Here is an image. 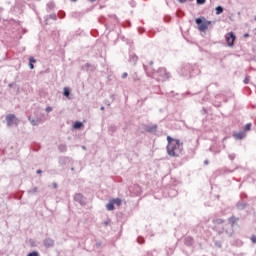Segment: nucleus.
<instances>
[{
    "mask_svg": "<svg viewBox=\"0 0 256 256\" xmlns=\"http://www.w3.org/2000/svg\"><path fill=\"white\" fill-rule=\"evenodd\" d=\"M82 149H84V150H85V149H87V148H86L85 146H82Z\"/></svg>",
    "mask_w": 256,
    "mask_h": 256,
    "instance_id": "60",
    "label": "nucleus"
},
{
    "mask_svg": "<svg viewBox=\"0 0 256 256\" xmlns=\"http://www.w3.org/2000/svg\"><path fill=\"white\" fill-rule=\"evenodd\" d=\"M237 221H239V218H237L235 216H231L228 219V223H229V225H231V227H233L235 225V223H237Z\"/></svg>",
    "mask_w": 256,
    "mask_h": 256,
    "instance_id": "19",
    "label": "nucleus"
},
{
    "mask_svg": "<svg viewBox=\"0 0 256 256\" xmlns=\"http://www.w3.org/2000/svg\"><path fill=\"white\" fill-rule=\"evenodd\" d=\"M184 245H186L187 247H191V245H193V238L191 236H187L184 239Z\"/></svg>",
    "mask_w": 256,
    "mask_h": 256,
    "instance_id": "16",
    "label": "nucleus"
},
{
    "mask_svg": "<svg viewBox=\"0 0 256 256\" xmlns=\"http://www.w3.org/2000/svg\"><path fill=\"white\" fill-rule=\"evenodd\" d=\"M91 3H94V1H97V0H89Z\"/></svg>",
    "mask_w": 256,
    "mask_h": 256,
    "instance_id": "54",
    "label": "nucleus"
},
{
    "mask_svg": "<svg viewBox=\"0 0 256 256\" xmlns=\"http://www.w3.org/2000/svg\"><path fill=\"white\" fill-rule=\"evenodd\" d=\"M28 121L33 125V127H37L43 123V115L42 116H37L35 118L29 116Z\"/></svg>",
    "mask_w": 256,
    "mask_h": 256,
    "instance_id": "6",
    "label": "nucleus"
},
{
    "mask_svg": "<svg viewBox=\"0 0 256 256\" xmlns=\"http://www.w3.org/2000/svg\"><path fill=\"white\" fill-rule=\"evenodd\" d=\"M29 68L30 69H35V65H33L32 62H29Z\"/></svg>",
    "mask_w": 256,
    "mask_h": 256,
    "instance_id": "45",
    "label": "nucleus"
},
{
    "mask_svg": "<svg viewBox=\"0 0 256 256\" xmlns=\"http://www.w3.org/2000/svg\"><path fill=\"white\" fill-rule=\"evenodd\" d=\"M250 241H252V243L255 245L256 243V235H252L250 238Z\"/></svg>",
    "mask_w": 256,
    "mask_h": 256,
    "instance_id": "38",
    "label": "nucleus"
},
{
    "mask_svg": "<svg viewBox=\"0 0 256 256\" xmlns=\"http://www.w3.org/2000/svg\"><path fill=\"white\" fill-rule=\"evenodd\" d=\"M27 256H39V252L33 251V252H30Z\"/></svg>",
    "mask_w": 256,
    "mask_h": 256,
    "instance_id": "35",
    "label": "nucleus"
},
{
    "mask_svg": "<svg viewBox=\"0 0 256 256\" xmlns=\"http://www.w3.org/2000/svg\"><path fill=\"white\" fill-rule=\"evenodd\" d=\"M112 202L114 203V205H117L118 207H120V205H122L123 200H121V198H115L112 199Z\"/></svg>",
    "mask_w": 256,
    "mask_h": 256,
    "instance_id": "22",
    "label": "nucleus"
},
{
    "mask_svg": "<svg viewBox=\"0 0 256 256\" xmlns=\"http://www.w3.org/2000/svg\"><path fill=\"white\" fill-rule=\"evenodd\" d=\"M107 211H114L115 209V203L113 200H110L108 204H106Z\"/></svg>",
    "mask_w": 256,
    "mask_h": 256,
    "instance_id": "18",
    "label": "nucleus"
},
{
    "mask_svg": "<svg viewBox=\"0 0 256 256\" xmlns=\"http://www.w3.org/2000/svg\"><path fill=\"white\" fill-rule=\"evenodd\" d=\"M71 171H75V168H74V167H72V168H71Z\"/></svg>",
    "mask_w": 256,
    "mask_h": 256,
    "instance_id": "59",
    "label": "nucleus"
},
{
    "mask_svg": "<svg viewBox=\"0 0 256 256\" xmlns=\"http://www.w3.org/2000/svg\"><path fill=\"white\" fill-rule=\"evenodd\" d=\"M36 173H37V175H41V173H43V170L38 169V170L36 171Z\"/></svg>",
    "mask_w": 256,
    "mask_h": 256,
    "instance_id": "47",
    "label": "nucleus"
},
{
    "mask_svg": "<svg viewBox=\"0 0 256 256\" xmlns=\"http://www.w3.org/2000/svg\"><path fill=\"white\" fill-rule=\"evenodd\" d=\"M39 189L37 187H34L32 190H28L29 195H33V193H37Z\"/></svg>",
    "mask_w": 256,
    "mask_h": 256,
    "instance_id": "29",
    "label": "nucleus"
},
{
    "mask_svg": "<svg viewBox=\"0 0 256 256\" xmlns=\"http://www.w3.org/2000/svg\"><path fill=\"white\" fill-rule=\"evenodd\" d=\"M108 131H109V133H111V135H113V133L117 132V126H115V125L109 126Z\"/></svg>",
    "mask_w": 256,
    "mask_h": 256,
    "instance_id": "23",
    "label": "nucleus"
},
{
    "mask_svg": "<svg viewBox=\"0 0 256 256\" xmlns=\"http://www.w3.org/2000/svg\"><path fill=\"white\" fill-rule=\"evenodd\" d=\"M138 31H139V33H144V32H145V29L139 28Z\"/></svg>",
    "mask_w": 256,
    "mask_h": 256,
    "instance_id": "48",
    "label": "nucleus"
},
{
    "mask_svg": "<svg viewBox=\"0 0 256 256\" xmlns=\"http://www.w3.org/2000/svg\"><path fill=\"white\" fill-rule=\"evenodd\" d=\"M164 21L166 22V23H169L170 21H171V17H164Z\"/></svg>",
    "mask_w": 256,
    "mask_h": 256,
    "instance_id": "43",
    "label": "nucleus"
},
{
    "mask_svg": "<svg viewBox=\"0 0 256 256\" xmlns=\"http://www.w3.org/2000/svg\"><path fill=\"white\" fill-rule=\"evenodd\" d=\"M74 201H76V203H79V205H81L82 207H84V205H86V202H85L86 198L81 193H76L74 195Z\"/></svg>",
    "mask_w": 256,
    "mask_h": 256,
    "instance_id": "8",
    "label": "nucleus"
},
{
    "mask_svg": "<svg viewBox=\"0 0 256 256\" xmlns=\"http://www.w3.org/2000/svg\"><path fill=\"white\" fill-rule=\"evenodd\" d=\"M45 111H46V113H51V111H53V107L48 106V107H46Z\"/></svg>",
    "mask_w": 256,
    "mask_h": 256,
    "instance_id": "36",
    "label": "nucleus"
},
{
    "mask_svg": "<svg viewBox=\"0 0 256 256\" xmlns=\"http://www.w3.org/2000/svg\"><path fill=\"white\" fill-rule=\"evenodd\" d=\"M46 9H47L48 13H49L50 11H53V9H55V3L49 2V3L47 4V6H46Z\"/></svg>",
    "mask_w": 256,
    "mask_h": 256,
    "instance_id": "21",
    "label": "nucleus"
},
{
    "mask_svg": "<svg viewBox=\"0 0 256 256\" xmlns=\"http://www.w3.org/2000/svg\"><path fill=\"white\" fill-rule=\"evenodd\" d=\"M107 105H108V107H111V103L108 102Z\"/></svg>",
    "mask_w": 256,
    "mask_h": 256,
    "instance_id": "57",
    "label": "nucleus"
},
{
    "mask_svg": "<svg viewBox=\"0 0 256 256\" xmlns=\"http://www.w3.org/2000/svg\"><path fill=\"white\" fill-rule=\"evenodd\" d=\"M43 245L46 249H53V247H55V241L51 237H46L43 240Z\"/></svg>",
    "mask_w": 256,
    "mask_h": 256,
    "instance_id": "9",
    "label": "nucleus"
},
{
    "mask_svg": "<svg viewBox=\"0 0 256 256\" xmlns=\"http://www.w3.org/2000/svg\"><path fill=\"white\" fill-rule=\"evenodd\" d=\"M58 149L61 153H65V151H67V145L61 144L59 145Z\"/></svg>",
    "mask_w": 256,
    "mask_h": 256,
    "instance_id": "25",
    "label": "nucleus"
},
{
    "mask_svg": "<svg viewBox=\"0 0 256 256\" xmlns=\"http://www.w3.org/2000/svg\"><path fill=\"white\" fill-rule=\"evenodd\" d=\"M52 187H53V189H57L59 187V185L57 184V182H54V183H52Z\"/></svg>",
    "mask_w": 256,
    "mask_h": 256,
    "instance_id": "44",
    "label": "nucleus"
},
{
    "mask_svg": "<svg viewBox=\"0 0 256 256\" xmlns=\"http://www.w3.org/2000/svg\"><path fill=\"white\" fill-rule=\"evenodd\" d=\"M104 227H107L108 225H111V220H106L103 222Z\"/></svg>",
    "mask_w": 256,
    "mask_h": 256,
    "instance_id": "37",
    "label": "nucleus"
},
{
    "mask_svg": "<svg viewBox=\"0 0 256 256\" xmlns=\"http://www.w3.org/2000/svg\"><path fill=\"white\" fill-rule=\"evenodd\" d=\"M197 73H199L197 66L191 64L184 65L181 70V75H183L184 77H188V75L189 77H193L197 75Z\"/></svg>",
    "mask_w": 256,
    "mask_h": 256,
    "instance_id": "3",
    "label": "nucleus"
},
{
    "mask_svg": "<svg viewBox=\"0 0 256 256\" xmlns=\"http://www.w3.org/2000/svg\"><path fill=\"white\" fill-rule=\"evenodd\" d=\"M247 207H249V203H247V201L239 200V201L236 203V209H237L238 211H244V209H247Z\"/></svg>",
    "mask_w": 256,
    "mask_h": 256,
    "instance_id": "10",
    "label": "nucleus"
},
{
    "mask_svg": "<svg viewBox=\"0 0 256 256\" xmlns=\"http://www.w3.org/2000/svg\"><path fill=\"white\" fill-rule=\"evenodd\" d=\"M204 23L206 25V29H208L209 25H211V23H213V22L204 18Z\"/></svg>",
    "mask_w": 256,
    "mask_h": 256,
    "instance_id": "33",
    "label": "nucleus"
},
{
    "mask_svg": "<svg viewBox=\"0 0 256 256\" xmlns=\"http://www.w3.org/2000/svg\"><path fill=\"white\" fill-rule=\"evenodd\" d=\"M105 110V106H102L101 108H100V111H104Z\"/></svg>",
    "mask_w": 256,
    "mask_h": 256,
    "instance_id": "53",
    "label": "nucleus"
},
{
    "mask_svg": "<svg viewBox=\"0 0 256 256\" xmlns=\"http://www.w3.org/2000/svg\"><path fill=\"white\" fill-rule=\"evenodd\" d=\"M150 77L157 81H167V79H169V72H167L165 68H159L158 70H153Z\"/></svg>",
    "mask_w": 256,
    "mask_h": 256,
    "instance_id": "2",
    "label": "nucleus"
},
{
    "mask_svg": "<svg viewBox=\"0 0 256 256\" xmlns=\"http://www.w3.org/2000/svg\"><path fill=\"white\" fill-rule=\"evenodd\" d=\"M70 1H72V3H75V2H77V0H70Z\"/></svg>",
    "mask_w": 256,
    "mask_h": 256,
    "instance_id": "55",
    "label": "nucleus"
},
{
    "mask_svg": "<svg viewBox=\"0 0 256 256\" xmlns=\"http://www.w3.org/2000/svg\"><path fill=\"white\" fill-rule=\"evenodd\" d=\"M228 157H229V159H230L231 161H233L236 156H235V154H229Z\"/></svg>",
    "mask_w": 256,
    "mask_h": 256,
    "instance_id": "41",
    "label": "nucleus"
},
{
    "mask_svg": "<svg viewBox=\"0 0 256 256\" xmlns=\"http://www.w3.org/2000/svg\"><path fill=\"white\" fill-rule=\"evenodd\" d=\"M137 241H138V243H139L140 245H143V243H145V238L139 236V237L137 238Z\"/></svg>",
    "mask_w": 256,
    "mask_h": 256,
    "instance_id": "30",
    "label": "nucleus"
},
{
    "mask_svg": "<svg viewBox=\"0 0 256 256\" xmlns=\"http://www.w3.org/2000/svg\"><path fill=\"white\" fill-rule=\"evenodd\" d=\"M128 76H129V74L127 72H124L122 74V79H127Z\"/></svg>",
    "mask_w": 256,
    "mask_h": 256,
    "instance_id": "42",
    "label": "nucleus"
},
{
    "mask_svg": "<svg viewBox=\"0 0 256 256\" xmlns=\"http://www.w3.org/2000/svg\"><path fill=\"white\" fill-rule=\"evenodd\" d=\"M196 25H198L199 31H207V25L205 24V17L195 19Z\"/></svg>",
    "mask_w": 256,
    "mask_h": 256,
    "instance_id": "5",
    "label": "nucleus"
},
{
    "mask_svg": "<svg viewBox=\"0 0 256 256\" xmlns=\"http://www.w3.org/2000/svg\"><path fill=\"white\" fill-rule=\"evenodd\" d=\"M82 69L84 71H93V69H95V67H93V65L86 63L84 66H82Z\"/></svg>",
    "mask_w": 256,
    "mask_h": 256,
    "instance_id": "20",
    "label": "nucleus"
},
{
    "mask_svg": "<svg viewBox=\"0 0 256 256\" xmlns=\"http://www.w3.org/2000/svg\"><path fill=\"white\" fill-rule=\"evenodd\" d=\"M65 17V12H60V19H63Z\"/></svg>",
    "mask_w": 256,
    "mask_h": 256,
    "instance_id": "46",
    "label": "nucleus"
},
{
    "mask_svg": "<svg viewBox=\"0 0 256 256\" xmlns=\"http://www.w3.org/2000/svg\"><path fill=\"white\" fill-rule=\"evenodd\" d=\"M216 11V15H221V13H223V6H217L215 8Z\"/></svg>",
    "mask_w": 256,
    "mask_h": 256,
    "instance_id": "27",
    "label": "nucleus"
},
{
    "mask_svg": "<svg viewBox=\"0 0 256 256\" xmlns=\"http://www.w3.org/2000/svg\"><path fill=\"white\" fill-rule=\"evenodd\" d=\"M225 38H226V43L228 47H233V45H235V39H236L235 33L230 32L226 34Z\"/></svg>",
    "mask_w": 256,
    "mask_h": 256,
    "instance_id": "7",
    "label": "nucleus"
},
{
    "mask_svg": "<svg viewBox=\"0 0 256 256\" xmlns=\"http://www.w3.org/2000/svg\"><path fill=\"white\" fill-rule=\"evenodd\" d=\"M49 19H52L53 21H57V14L53 13V14L47 15L45 17L46 25H49Z\"/></svg>",
    "mask_w": 256,
    "mask_h": 256,
    "instance_id": "13",
    "label": "nucleus"
},
{
    "mask_svg": "<svg viewBox=\"0 0 256 256\" xmlns=\"http://www.w3.org/2000/svg\"><path fill=\"white\" fill-rule=\"evenodd\" d=\"M167 142L166 150L169 157H179L183 153V142L181 140L167 136Z\"/></svg>",
    "mask_w": 256,
    "mask_h": 256,
    "instance_id": "1",
    "label": "nucleus"
},
{
    "mask_svg": "<svg viewBox=\"0 0 256 256\" xmlns=\"http://www.w3.org/2000/svg\"><path fill=\"white\" fill-rule=\"evenodd\" d=\"M179 3H187V0H178Z\"/></svg>",
    "mask_w": 256,
    "mask_h": 256,
    "instance_id": "50",
    "label": "nucleus"
},
{
    "mask_svg": "<svg viewBox=\"0 0 256 256\" xmlns=\"http://www.w3.org/2000/svg\"><path fill=\"white\" fill-rule=\"evenodd\" d=\"M213 223H217V225H221L223 223H225V220L221 219V218H217L213 220Z\"/></svg>",
    "mask_w": 256,
    "mask_h": 256,
    "instance_id": "28",
    "label": "nucleus"
},
{
    "mask_svg": "<svg viewBox=\"0 0 256 256\" xmlns=\"http://www.w3.org/2000/svg\"><path fill=\"white\" fill-rule=\"evenodd\" d=\"M233 137H234V139H238V140L244 139V137H245V132L240 131V132H238V133H234V134H233Z\"/></svg>",
    "mask_w": 256,
    "mask_h": 256,
    "instance_id": "17",
    "label": "nucleus"
},
{
    "mask_svg": "<svg viewBox=\"0 0 256 256\" xmlns=\"http://www.w3.org/2000/svg\"><path fill=\"white\" fill-rule=\"evenodd\" d=\"M146 133H156L157 132V124L154 125H146L144 127Z\"/></svg>",
    "mask_w": 256,
    "mask_h": 256,
    "instance_id": "12",
    "label": "nucleus"
},
{
    "mask_svg": "<svg viewBox=\"0 0 256 256\" xmlns=\"http://www.w3.org/2000/svg\"><path fill=\"white\" fill-rule=\"evenodd\" d=\"M143 68L146 71L148 77H150V75L153 73V70H155V68H153V61L149 62V66L143 65Z\"/></svg>",
    "mask_w": 256,
    "mask_h": 256,
    "instance_id": "11",
    "label": "nucleus"
},
{
    "mask_svg": "<svg viewBox=\"0 0 256 256\" xmlns=\"http://www.w3.org/2000/svg\"><path fill=\"white\" fill-rule=\"evenodd\" d=\"M137 61H139V57L135 54H130L129 63H133V65H136Z\"/></svg>",
    "mask_w": 256,
    "mask_h": 256,
    "instance_id": "15",
    "label": "nucleus"
},
{
    "mask_svg": "<svg viewBox=\"0 0 256 256\" xmlns=\"http://www.w3.org/2000/svg\"><path fill=\"white\" fill-rule=\"evenodd\" d=\"M204 164H205V165H209V160H205V161H204Z\"/></svg>",
    "mask_w": 256,
    "mask_h": 256,
    "instance_id": "52",
    "label": "nucleus"
},
{
    "mask_svg": "<svg viewBox=\"0 0 256 256\" xmlns=\"http://www.w3.org/2000/svg\"><path fill=\"white\" fill-rule=\"evenodd\" d=\"M0 11H3V9L0 8Z\"/></svg>",
    "mask_w": 256,
    "mask_h": 256,
    "instance_id": "61",
    "label": "nucleus"
},
{
    "mask_svg": "<svg viewBox=\"0 0 256 256\" xmlns=\"http://www.w3.org/2000/svg\"><path fill=\"white\" fill-rule=\"evenodd\" d=\"M247 199V194L246 193H241L240 194V201H245Z\"/></svg>",
    "mask_w": 256,
    "mask_h": 256,
    "instance_id": "32",
    "label": "nucleus"
},
{
    "mask_svg": "<svg viewBox=\"0 0 256 256\" xmlns=\"http://www.w3.org/2000/svg\"><path fill=\"white\" fill-rule=\"evenodd\" d=\"M29 63H37V60L34 57L29 58Z\"/></svg>",
    "mask_w": 256,
    "mask_h": 256,
    "instance_id": "39",
    "label": "nucleus"
},
{
    "mask_svg": "<svg viewBox=\"0 0 256 256\" xmlns=\"http://www.w3.org/2000/svg\"><path fill=\"white\" fill-rule=\"evenodd\" d=\"M63 95L64 97H69V95H71V90L67 87L64 88V91H63Z\"/></svg>",
    "mask_w": 256,
    "mask_h": 256,
    "instance_id": "26",
    "label": "nucleus"
},
{
    "mask_svg": "<svg viewBox=\"0 0 256 256\" xmlns=\"http://www.w3.org/2000/svg\"><path fill=\"white\" fill-rule=\"evenodd\" d=\"M73 127H74V129H81V127H83V122L76 121L73 124Z\"/></svg>",
    "mask_w": 256,
    "mask_h": 256,
    "instance_id": "24",
    "label": "nucleus"
},
{
    "mask_svg": "<svg viewBox=\"0 0 256 256\" xmlns=\"http://www.w3.org/2000/svg\"><path fill=\"white\" fill-rule=\"evenodd\" d=\"M8 87H13V84H9Z\"/></svg>",
    "mask_w": 256,
    "mask_h": 256,
    "instance_id": "58",
    "label": "nucleus"
},
{
    "mask_svg": "<svg viewBox=\"0 0 256 256\" xmlns=\"http://www.w3.org/2000/svg\"><path fill=\"white\" fill-rule=\"evenodd\" d=\"M67 163H69V157H60L59 158V165H61V167H65V165H67Z\"/></svg>",
    "mask_w": 256,
    "mask_h": 256,
    "instance_id": "14",
    "label": "nucleus"
},
{
    "mask_svg": "<svg viewBox=\"0 0 256 256\" xmlns=\"http://www.w3.org/2000/svg\"><path fill=\"white\" fill-rule=\"evenodd\" d=\"M244 37H249V34H244Z\"/></svg>",
    "mask_w": 256,
    "mask_h": 256,
    "instance_id": "56",
    "label": "nucleus"
},
{
    "mask_svg": "<svg viewBox=\"0 0 256 256\" xmlns=\"http://www.w3.org/2000/svg\"><path fill=\"white\" fill-rule=\"evenodd\" d=\"M7 127H13V125H19V118L15 114H8L6 116Z\"/></svg>",
    "mask_w": 256,
    "mask_h": 256,
    "instance_id": "4",
    "label": "nucleus"
},
{
    "mask_svg": "<svg viewBox=\"0 0 256 256\" xmlns=\"http://www.w3.org/2000/svg\"><path fill=\"white\" fill-rule=\"evenodd\" d=\"M207 0H196L197 5H205Z\"/></svg>",
    "mask_w": 256,
    "mask_h": 256,
    "instance_id": "34",
    "label": "nucleus"
},
{
    "mask_svg": "<svg viewBox=\"0 0 256 256\" xmlns=\"http://www.w3.org/2000/svg\"><path fill=\"white\" fill-rule=\"evenodd\" d=\"M244 84L249 85V76H246L244 79Z\"/></svg>",
    "mask_w": 256,
    "mask_h": 256,
    "instance_id": "40",
    "label": "nucleus"
},
{
    "mask_svg": "<svg viewBox=\"0 0 256 256\" xmlns=\"http://www.w3.org/2000/svg\"><path fill=\"white\" fill-rule=\"evenodd\" d=\"M215 245H216V247L221 248V243L220 242H215Z\"/></svg>",
    "mask_w": 256,
    "mask_h": 256,
    "instance_id": "49",
    "label": "nucleus"
},
{
    "mask_svg": "<svg viewBox=\"0 0 256 256\" xmlns=\"http://www.w3.org/2000/svg\"><path fill=\"white\" fill-rule=\"evenodd\" d=\"M111 99H112V101H115V95H111Z\"/></svg>",
    "mask_w": 256,
    "mask_h": 256,
    "instance_id": "51",
    "label": "nucleus"
},
{
    "mask_svg": "<svg viewBox=\"0 0 256 256\" xmlns=\"http://www.w3.org/2000/svg\"><path fill=\"white\" fill-rule=\"evenodd\" d=\"M251 127H252L251 123L246 124L244 127V131H251Z\"/></svg>",
    "mask_w": 256,
    "mask_h": 256,
    "instance_id": "31",
    "label": "nucleus"
}]
</instances>
